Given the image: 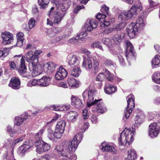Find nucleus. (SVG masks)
<instances>
[{
  "label": "nucleus",
  "mask_w": 160,
  "mask_h": 160,
  "mask_svg": "<svg viewBox=\"0 0 160 160\" xmlns=\"http://www.w3.org/2000/svg\"><path fill=\"white\" fill-rule=\"evenodd\" d=\"M50 79L49 77L43 76L39 79V86L40 87H47L50 84Z\"/></svg>",
  "instance_id": "26"
},
{
  "label": "nucleus",
  "mask_w": 160,
  "mask_h": 160,
  "mask_svg": "<svg viewBox=\"0 0 160 160\" xmlns=\"http://www.w3.org/2000/svg\"><path fill=\"white\" fill-rule=\"evenodd\" d=\"M30 118V117L28 115V113L25 112L24 115H22L15 118V123L17 126L20 125L23 123L24 120Z\"/></svg>",
  "instance_id": "20"
},
{
  "label": "nucleus",
  "mask_w": 160,
  "mask_h": 160,
  "mask_svg": "<svg viewBox=\"0 0 160 160\" xmlns=\"http://www.w3.org/2000/svg\"><path fill=\"white\" fill-rule=\"evenodd\" d=\"M55 150H57L59 154H62V151H64V149L63 148L62 146H57L55 148Z\"/></svg>",
  "instance_id": "57"
},
{
  "label": "nucleus",
  "mask_w": 160,
  "mask_h": 160,
  "mask_svg": "<svg viewBox=\"0 0 160 160\" xmlns=\"http://www.w3.org/2000/svg\"><path fill=\"white\" fill-rule=\"evenodd\" d=\"M23 137H21L19 138L16 139L14 141H12L10 140H7L6 141L5 143L6 145H5V147H11L12 148L14 145L16 143H18L23 141Z\"/></svg>",
  "instance_id": "30"
},
{
  "label": "nucleus",
  "mask_w": 160,
  "mask_h": 160,
  "mask_svg": "<svg viewBox=\"0 0 160 160\" xmlns=\"http://www.w3.org/2000/svg\"><path fill=\"white\" fill-rule=\"evenodd\" d=\"M149 135L152 138L156 137L160 131V122H154L149 126Z\"/></svg>",
  "instance_id": "8"
},
{
  "label": "nucleus",
  "mask_w": 160,
  "mask_h": 160,
  "mask_svg": "<svg viewBox=\"0 0 160 160\" xmlns=\"http://www.w3.org/2000/svg\"><path fill=\"white\" fill-rule=\"evenodd\" d=\"M2 43L4 45L10 44L13 40V35L11 33L6 32L2 33Z\"/></svg>",
  "instance_id": "11"
},
{
  "label": "nucleus",
  "mask_w": 160,
  "mask_h": 160,
  "mask_svg": "<svg viewBox=\"0 0 160 160\" xmlns=\"http://www.w3.org/2000/svg\"><path fill=\"white\" fill-rule=\"evenodd\" d=\"M7 131L10 133L11 137H13V134L15 133L14 132L12 131L11 127L10 126H8L7 127Z\"/></svg>",
  "instance_id": "62"
},
{
  "label": "nucleus",
  "mask_w": 160,
  "mask_h": 160,
  "mask_svg": "<svg viewBox=\"0 0 160 160\" xmlns=\"http://www.w3.org/2000/svg\"><path fill=\"white\" fill-rule=\"evenodd\" d=\"M131 18V14L128 11L120 13L118 16V19L121 20H128Z\"/></svg>",
  "instance_id": "32"
},
{
  "label": "nucleus",
  "mask_w": 160,
  "mask_h": 160,
  "mask_svg": "<svg viewBox=\"0 0 160 160\" xmlns=\"http://www.w3.org/2000/svg\"><path fill=\"white\" fill-rule=\"evenodd\" d=\"M104 64L107 65L111 66L113 65V62L110 59H106L105 61Z\"/></svg>",
  "instance_id": "63"
},
{
  "label": "nucleus",
  "mask_w": 160,
  "mask_h": 160,
  "mask_svg": "<svg viewBox=\"0 0 160 160\" xmlns=\"http://www.w3.org/2000/svg\"><path fill=\"white\" fill-rule=\"evenodd\" d=\"M48 137L50 140H54V133L53 130L51 128H48Z\"/></svg>",
  "instance_id": "48"
},
{
  "label": "nucleus",
  "mask_w": 160,
  "mask_h": 160,
  "mask_svg": "<svg viewBox=\"0 0 160 160\" xmlns=\"http://www.w3.org/2000/svg\"><path fill=\"white\" fill-rule=\"evenodd\" d=\"M127 34L130 38H134L136 32L140 31L139 28L135 25V23L132 22L126 28Z\"/></svg>",
  "instance_id": "9"
},
{
  "label": "nucleus",
  "mask_w": 160,
  "mask_h": 160,
  "mask_svg": "<svg viewBox=\"0 0 160 160\" xmlns=\"http://www.w3.org/2000/svg\"><path fill=\"white\" fill-rule=\"evenodd\" d=\"M50 0H38V5L41 9H45L47 8Z\"/></svg>",
  "instance_id": "42"
},
{
  "label": "nucleus",
  "mask_w": 160,
  "mask_h": 160,
  "mask_svg": "<svg viewBox=\"0 0 160 160\" xmlns=\"http://www.w3.org/2000/svg\"><path fill=\"white\" fill-rule=\"evenodd\" d=\"M71 5L70 0H63V2L62 4L59 5V6L57 8V9L59 10V11H61V13H65V15L67 13V10L69 8Z\"/></svg>",
  "instance_id": "15"
},
{
  "label": "nucleus",
  "mask_w": 160,
  "mask_h": 160,
  "mask_svg": "<svg viewBox=\"0 0 160 160\" xmlns=\"http://www.w3.org/2000/svg\"><path fill=\"white\" fill-rule=\"evenodd\" d=\"M68 82L69 85L72 87H77L78 86V82L73 78H68Z\"/></svg>",
  "instance_id": "41"
},
{
  "label": "nucleus",
  "mask_w": 160,
  "mask_h": 160,
  "mask_svg": "<svg viewBox=\"0 0 160 160\" xmlns=\"http://www.w3.org/2000/svg\"><path fill=\"white\" fill-rule=\"evenodd\" d=\"M32 146L31 142H26L23 144L20 147V150H21V152L23 153L26 151Z\"/></svg>",
  "instance_id": "33"
},
{
  "label": "nucleus",
  "mask_w": 160,
  "mask_h": 160,
  "mask_svg": "<svg viewBox=\"0 0 160 160\" xmlns=\"http://www.w3.org/2000/svg\"><path fill=\"white\" fill-rule=\"evenodd\" d=\"M9 49L8 48H4L3 50H0V57H6L8 54Z\"/></svg>",
  "instance_id": "50"
},
{
  "label": "nucleus",
  "mask_w": 160,
  "mask_h": 160,
  "mask_svg": "<svg viewBox=\"0 0 160 160\" xmlns=\"http://www.w3.org/2000/svg\"><path fill=\"white\" fill-rule=\"evenodd\" d=\"M43 147V152H46L50 149V146L48 143L44 142V144Z\"/></svg>",
  "instance_id": "60"
},
{
  "label": "nucleus",
  "mask_w": 160,
  "mask_h": 160,
  "mask_svg": "<svg viewBox=\"0 0 160 160\" xmlns=\"http://www.w3.org/2000/svg\"><path fill=\"white\" fill-rule=\"evenodd\" d=\"M78 116L77 112L72 111L68 112L67 114V118L69 122H73L75 121Z\"/></svg>",
  "instance_id": "28"
},
{
  "label": "nucleus",
  "mask_w": 160,
  "mask_h": 160,
  "mask_svg": "<svg viewBox=\"0 0 160 160\" xmlns=\"http://www.w3.org/2000/svg\"><path fill=\"white\" fill-rule=\"evenodd\" d=\"M82 138V133H77L75 136L68 145V149L69 151L74 152L77 148L78 145L81 141Z\"/></svg>",
  "instance_id": "7"
},
{
  "label": "nucleus",
  "mask_w": 160,
  "mask_h": 160,
  "mask_svg": "<svg viewBox=\"0 0 160 160\" xmlns=\"http://www.w3.org/2000/svg\"><path fill=\"white\" fill-rule=\"evenodd\" d=\"M81 72L80 68L78 67L72 68L70 71L71 75L76 77H78Z\"/></svg>",
  "instance_id": "45"
},
{
  "label": "nucleus",
  "mask_w": 160,
  "mask_h": 160,
  "mask_svg": "<svg viewBox=\"0 0 160 160\" xmlns=\"http://www.w3.org/2000/svg\"><path fill=\"white\" fill-rule=\"evenodd\" d=\"M44 142L42 140H37L34 142V145L36 147V151L38 153L43 152V147Z\"/></svg>",
  "instance_id": "21"
},
{
  "label": "nucleus",
  "mask_w": 160,
  "mask_h": 160,
  "mask_svg": "<svg viewBox=\"0 0 160 160\" xmlns=\"http://www.w3.org/2000/svg\"><path fill=\"white\" fill-rule=\"evenodd\" d=\"M117 88L116 86L109 84H106L104 87V91L108 94H111L115 92Z\"/></svg>",
  "instance_id": "31"
},
{
  "label": "nucleus",
  "mask_w": 160,
  "mask_h": 160,
  "mask_svg": "<svg viewBox=\"0 0 160 160\" xmlns=\"http://www.w3.org/2000/svg\"><path fill=\"white\" fill-rule=\"evenodd\" d=\"M9 86L14 89H19L20 87V82L19 79L17 77H12L10 81Z\"/></svg>",
  "instance_id": "18"
},
{
  "label": "nucleus",
  "mask_w": 160,
  "mask_h": 160,
  "mask_svg": "<svg viewBox=\"0 0 160 160\" xmlns=\"http://www.w3.org/2000/svg\"><path fill=\"white\" fill-rule=\"evenodd\" d=\"M35 22L36 21L33 18H31L29 20L28 24L29 28L30 29H32L34 26Z\"/></svg>",
  "instance_id": "52"
},
{
  "label": "nucleus",
  "mask_w": 160,
  "mask_h": 160,
  "mask_svg": "<svg viewBox=\"0 0 160 160\" xmlns=\"http://www.w3.org/2000/svg\"><path fill=\"white\" fill-rule=\"evenodd\" d=\"M96 92L94 89H91L89 90L86 89L82 93V96L85 102H87L88 107H90L98 102L99 100L95 99L94 97L96 95Z\"/></svg>",
  "instance_id": "3"
},
{
  "label": "nucleus",
  "mask_w": 160,
  "mask_h": 160,
  "mask_svg": "<svg viewBox=\"0 0 160 160\" xmlns=\"http://www.w3.org/2000/svg\"><path fill=\"white\" fill-rule=\"evenodd\" d=\"M127 48L126 52V56L128 62L132 60H135L136 53L134 51L133 46L131 43L127 40L125 41Z\"/></svg>",
  "instance_id": "6"
},
{
  "label": "nucleus",
  "mask_w": 160,
  "mask_h": 160,
  "mask_svg": "<svg viewBox=\"0 0 160 160\" xmlns=\"http://www.w3.org/2000/svg\"><path fill=\"white\" fill-rule=\"evenodd\" d=\"M133 132L131 129H125L120 134L118 139L119 143L122 145H126L127 142L130 145L133 140Z\"/></svg>",
  "instance_id": "2"
},
{
  "label": "nucleus",
  "mask_w": 160,
  "mask_h": 160,
  "mask_svg": "<svg viewBox=\"0 0 160 160\" xmlns=\"http://www.w3.org/2000/svg\"><path fill=\"white\" fill-rule=\"evenodd\" d=\"M84 8L83 5H78L76 6L74 8V12L75 13H77L81 9Z\"/></svg>",
  "instance_id": "58"
},
{
  "label": "nucleus",
  "mask_w": 160,
  "mask_h": 160,
  "mask_svg": "<svg viewBox=\"0 0 160 160\" xmlns=\"http://www.w3.org/2000/svg\"><path fill=\"white\" fill-rule=\"evenodd\" d=\"M66 124V123L64 120H61L58 122L55 129L64 132Z\"/></svg>",
  "instance_id": "35"
},
{
  "label": "nucleus",
  "mask_w": 160,
  "mask_h": 160,
  "mask_svg": "<svg viewBox=\"0 0 160 160\" xmlns=\"http://www.w3.org/2000/svg\"><path fill=\"white\" fill-rule=\"evenodd\" d=\"M68 72L66 70L62 67H60L55 75V78L57 80H61L65 78Z\"/></svg>",
  "instance_id": "16"
},
{
  "label": "nucleus",
  "mask_w": 160,
  "mask_h": 160,
  "mask_svg": "<svg viewBox=\"0 0 160 160\" xmlns=\"http://www.w3.org/2000/svg\"><path fill=\"white\" fill-rule=\"evenodd\" d=\"M109 9L108 7H107L105 5H104L102 6L101 9V11L102 12H105L108 15Z\"/></svg>",
  "instance_id": "54"
},
{
  "label": "nucleus",
  "mask_w": 160,
  "mask_h": 160,
  "mask_svg": "<svg viewBox=\"0 0 160 160\" xmlns=\"http://www.w3.org/2000/svg\"><path fill=\"white\" fill-rule=\"evenodd\" d=\"M128 159H135L137 158V154L133 149H131L128 152Z\"/></svg>",
  "instance_id": "44"
},
{
  "label": "nucleus",
  "mask_w": 160,
  "mask_h": 160,
  "mask_svg": "<svg viewBox=\"0 0 160 160\" xmlns=\"http://www.w3.org/2000/svg\"><path fill=\"white\" fill-rule=\"evenodd\" d=\"M55 15L54 22L55 23H58L60 22L63 18L65 15V13H62L61 11H59V10L56 9L54 12Z\"/></svg>",
  "instance_id": "22"
},
{
  "label": "nucleus",
  "mask_w": 160,
  "mask_h": 160,
  "mask_svg": "<svg viewBox=\"0 0 160 160\" xmlns=\"http://www.w3.org/2000/svg\"><path fill=\"white\" fill-rule=\"evenodd\" d=\"M100 42L98 41L93 43L91 45V47L93 48H97L102 51H103L102 47L100 45Z\"/></svg>",
  "instance_id": "51"
},
{
  "label": "nucleus",
  "mask_w": 160,
  "mask_h": 160,
  "mask_svg": "<svg viewBox=\"0 0 160 160\" xmlns=\"http://www.w3.org/2000/svg\"><path fill=\"white\" fill-rule=\"evenodd\" d=\"M102 42L108 46H111V40L108 38H103L102 40Z\"/></svg>",
  "instance_id": "53"
},
{
  "label": "nucleus",
  "mask_w": 160,
  "mask_h": 160,
  "mask_svg": "<svg viewBox=\"0 0 160 160\" xmlns=\"http://www.w3.org/2000/svg\"><path fill=\"white\" fill-rule=\"evenodd\" d=\"M145 14H146V12L141 13L140 16L137 19L135 23V25L137 26V28H139L140 30H141L146 24V16H144Z\"/></svg>",
  "instance_id": "12"
},
{
  "label": "nucleus",
  "mask_w": 160,
  "mask_h": 160,
  "mask_svg": "<svg viewBox=\"0 0 160 160\" xmlns=\"http://www.w3.org/2000/svg\"><path fill=\"white\" fill-rule=\"evenodd\" d=\"M142 9V7L140 4L135 5L132 6L129 10H128V11L130 12L132 17L133 15L136 14L137 12H140Z\"/></svg>",
  "instance_id": "25"
},
{
  "label": "nucleus",
  "mask_w": 160,
  "mask_h": 160,
  "mask_svg": "<svg viewBox=\"0 0 160 160\" xmlns=\"http://www.w3.org/2000/svg\"><path fill=\"white\" fill-rule=\"evenodd\" d=\"M68 62L71 66H75L78 64V59L76 56L69 55L68 56Z\"/></svg>",
  "instance_id": "29"
},
{
  "label": "nucleus",
  "mask_w": 160,
  "mask_h": 160,
  "mask_svg": "<svg viewBox=\"0 0 160 160\" xmlns=\"http://www.w3.org/2000/svg\"><path fill=\"white\" fill-rule=\"evenodd\" d=\"M152 80L157 84L160 83V72H154L152 75Z\"/></svg>",
  "instance_id": "39"
},
{
  "label": "nucleus",
  "mask_w": 160,
  "mask_h": 160,
  "mask_svg": "<svg viewBox=\"0 0 160 160\" xmlns=\"http://www.w3.org/2000/svg\"><path fill=\"white\" fill-rule=\"evenodd\" d=\"M72 105L76 108H79L83 106L81 100L78 98L72 96L71 98Z\"/></svg>",
  "instance_id": "24"
},
{
  "label": "nucleus",
  "mask_w": 160,
  "mask_h": 160,
  "mask_svg": "<svg viewBox=\"0 0 160 160\" xmlns=\"http://www.w3.org/2000/svg\"><path fill=\"white\" fill-rule=\"evenodd\" d=\"M88 111L87 109H84L82 110V115L84 119H87L88 117Z\"/></svg>",
  "instance_id": "59"
},
{
  "label": "nucleus",
  "mask_w": 160,
  "mask_h": 160,
  "mask_svg": "<svg viewBox=\"0 0 160 160\" xmlns=\"http://www.w3.org/2000/svg\"><path fill=\"white\" fill-rule=\"evenodd\" d=\"M89 124L88 122H85L81 128V131L82 132H84L85 130L88 128L89 127Z\"/></svg>",
  "instance_id": "61"
},
{
  "label": "nucleus",
  "mask_w": 160,
  "mask_h": 160,
  "mask_svg": "<svg viewBox=\"0 0 160 160\" xmlns=\"http://www.w3.org/2000/svg\"><path fill=\"white\" fill-rule=\"evenodd\" d=\"M100 26L101 27H105L108 26L110 24V22L109 21H106V19H104L103 21H102L100 22Z\"/></svg>",
  "instance_id": "56"
},
{
  "label": "nucleus",
  "mask_w": 160,
  "mask_h": 160,
  "mask_svg": "<svg viewBox=\"0 0 160 160\" xmlns=\"http://www.w3.org/2000/svg\"><path fill=\"white\" fill-rule=\"evenodd\" d=\"M102 150L103 151L109 152H115V149L114 147L107 144L106 142H103L102 144Z\"/></svg>",
  "instance_id": "27"
},
{
  "label": "nucleus",
  "mask_w": 160,
  "mask_h": 160,
  "mask_svg": "<svg viewBox=\"0 0 160 160\" xmlns=\"http://www.w3.org/2000/svg\"><path fill=\"white\" fill-rule=\"evenodd\" d=\"M93 69H92V73L96 74L98 72L99 66V62L96 58L93 59Z\"/></svg>",
  "instance_id": "43"
},
{
  "label": "nucleus",
  "mask_w": 160,
  "mask_h": 160,
  "mask_svg": "<svg viewBox=\"0 0 160 160\" xmlns=\"http://www.w3.org/2000/svg\"><path fill=\"white\" fill-rule=\"evenodd\" d=\"M28 67L29 70L32 71V74L33 77H35L40 75L42 72V67L40 65L29 63Z\"/></svg>",
  "instance_id": "10"
},
{
  "label": "nucleus",
  "mask_w": 160,
  "mask_h": 160,
  "mask_svg": "<svg viewBox=\"0 0 160 160\" xmlns=\"http://www.w3.org/2000/svg\"><path fill=\"white\" fill-rule=\"evenodd\" d=\"M73 152L69 151L68 148H66L64 149V151H62V156L71 160H76L77 159V156L76 154L73 153Z\"/></svg>",
  "instance_id": "19"
},
{
  "label": "nucleus",
  "mask_w": 160,
  "mask_h": 160,
  "mask_svg": "<svg viewBox=\"0 0 160 160\" xmlns=\"http://www.w3.org/2000/svg\"><path fill=\"white\" fill-rule=\"evenodd\" d=\"M152 68L160 66V56L157 55L155 56L152 60Z\"/></svg>",
  "instance_id": "37"
},
{
  "label": "nucleus",
  "mask_w": 160,
  "mask_h": 160,
  "mask_svg": "<svg viewBox=\"0 0 160 160\" xmlns=\"http://www.w3.org/2000/svg\"><path fill=\"white\" fill-rule=\"evenodd\" d=\"M97 100H99V101L95 103V104H96L97 106L95 108H92V111L94 112H97L101 113L105 112L107 111V109L104 106L103 103L101 102H100L102 100V99H97Z\"/></svg>",
  "instance_id": "14"
},
{
  "label": "nucleus",
  "mask_w": 160,
  "mask_h": 160,
  "mask_svg": "<svg viewBox=\"0 0 160 160\" xmlns=\"http://www.w3.org/2000/svg\"><path fill=\"white\" fill-rule=\"evenodd\" d=\"M23 34L21 32H18L17 34V42L16 45L18 46H21L22 45L23 41Z\"/></svg>",
  "instance_id": "40"
},
{
  "label": "nucleus",
  "mask_w": 160,
  "mask_h": 160,
  "mask_svg": "<svg viewBox=\"0 0 160 160\" xmlns=\"http://www.w3.org/2000/svg\"><path fill=\"white\" fill-rule=\"evenodd\" d=\"M106 78L108 81H111L113 78L111 75L110 72L107 70L105 69L104 73H100L96 77V80L98 81L102 82Z\"/></svg>",
  "instance_id": "13"
},
{
  "label": "nucleus",
  "mask_w": 160,
  "mask_h": 160,
  "mask_svg": "<svg viewBox=\"0 0 160 160\" xmlns=\"http://www.w3.org/2000/svg\"><path fill=\"white\" fill-rule=\"evenodd\" d=\"M25 58L26 61L30 63L37 64L38 62V59L35 57L32 51H30L26 53L24 56H22L21 59L20 66L18 69V72L24 77H27L29 75L28 72H26V67L25 65Z\"/></svg>",
  "instance_id": "1"
},
{
  "label": "nucleus",
  "mask_w": 160,
  "mask_h": 160,
  "mask_svg": "<svg viewBox=\"0 0 160 160\" xmlns=\"http://www.w3.org/2000/svg\"><path fill=\"white\" fill-rule=\"evenodd\" d=\"M98 24V22L94 19H88L87 20L85 25V32H82L76 36V38H78L77 41L79 40L82 39L83 37H86L87 35V33L86 32L92 31L93 29L96 28Z\"/></svg>",
  "instance_id": "4"
},
{
  "label": "nucleus",
  "mask_w": 160,
  "mask_h": 160,
  "mask_svg": "<svg viewBox=\"0 0 160 160\" xmlns=\"http://www.w3.org/2000/svg\"><path fill=\"white\" fill-rule=\"evenodd\" d=\"M63 133L64 132L55 129L54 132V138L58 139L60 138Z\"/></svg>",
  "instance_id": "46"
},
{
  "label": "nucleus",
  "mask_w": 160,
  "mask_h": 160,
  "mask_svg": "<svg viewBox=\"0 0 160 160\" xmlns=\"http://www.w3.org/2000/svg\"><path fill=\"white\" fill-rule=\"evenodd\" d=\"M131 97L132 95H130L127 97L128 98L127 100V106L124 110V114L123 118L124 121L129 117L131 113L132 112V110L135 107L134 100Z\"/></svg>",
  "instance_id": "5"
},
{
  "label": "nucleus",
  "mask_w": 160,
  "mask_h": 160,
  "mask_svg": "<svg viewBox=\"0 0 160 160\" xmlns=\"http://www.w3.org/2000/svg\"><path fill=\"white\" fill-rule=\"evenodd\" d=\"M114 30V29H113L112 28H107L105 29L102 32L104 34H108L109 33H111L112 32H113V30Z\"/></svg>",
  "instance_id": "64"
},
{
  "label": "nucleus",
  "mask_w": 160,
  "mask_h": 160,
  "mask_svg": "<svg viewBox=\"0 0 160 160\" xmlns=\"http://www.w3.org/2000/svg\"><path fill=\"white\" fill-rule=\"evenodd\" d=\"M47 33L48 36L51 38L53 37L55 35V34L52 30V28L48 29L47 31Z\"/></svg>",
  "instance_id": "55"
},
{
  "label": "nucleus",
  "mask_w": 160,
  "mask_h": 160,
  "mask_svg": "<svg viewBox=\"0 0 160 160\" xmlns=\"http://www.w3.org/2000/svg\"><path fill=\"white\" fill-rule=\"evenodd\" d=\"M82 66L86 69L88 71L93 69L92 67V63L91 60L89 57L85 58L82 63Z\"/></svg>",
  "instance_id": "23"
},
{
  "label": "nucleus",
  "mask_w": 160,
  "mask_h": 160,
  "mask_svg": "<svg viewBox=\"0 0 160 160\" xmlns=\"http://www.w3.org/2000/svg\"><path fill=\"white\" fill-rule=\"evenodd\" d=\"M70 105L69 104L65 105L62 106H56L53 105L52 106V108L53 110L56 111L67 110L69 109L70 108Z\"/></svg>",
  "instance_id": "38"
},
{
  "label": "nucleus",
  "mask_w": 160,
  "mask_h": 160,
  "mask_svg": "<svg viewBox=\"0 0 160 160\" xmlns=\"http://www.w3.org/2000/svg\"><path fill=\"white\" fill-rule=\"evenodd\" d=\"M145 116L143 114L137 115L135 119V126L138 127L142 123L144 120Z\"/></svg>",
  "instance_id": "34"
},
{
  "label": "nucleus",
  "mask_w": 160,
  "mask_h": 160,
  "mask_svg": "<svg viewBox=\"0 0 160 160\" xmlns=\"http://www.w3.org/2000/svg\"><path fill=\"white\" fill-rule=\"evenodd\" d=\"M44 131V129L42 128L36 135L35 138L37 140H42V136Z\"/></svg>",
  "instance_id": "47"
},
{
  "label": "nucleus",
  "mask_w": 160,
  "mask_h": 160,
  "mask_svg": "<svg viewBox=\"0 0 160 160\" xmlns=\"http://www.w3.org/2000/svg\"><path fill=\"white\" fill-rule=\"evenodd\" d=\"M106 16L105 14H103L102 13H99L96 16V18L99 21H101L102 22V21H103L104 20Z\"/></svg>",
  "instance_id": "49"
},
{
  "label": "nucleus",
  "mask_w": 160,
  "mask_h": 160,
  "mask_svg": "<svg viewBox=\"0 0 160 160\" xmlns=\"http://www.w3.org/2000/svg\"><path fill=\"white\" fill-rule=\"evenodd\" d=\"M45 67L47 68V72L51 73L53 72L56 67V64L52 62H48L45 65Z\"/></svg>",
  "instance_id": "36"
},
{
  "label": "nucleus",
  "mask_w": 160,
  "mask_h": 160,
  "mask_svg": "<svg viewBox=\"0 0 160 160\" xmlns=\"http://www.w3.org/2000/svg\"><path fill=\"white\" fill-rule=\"evenodd\" d=\"M124 37V34H114L111 40V46H115L116 44H119Z\"/></svg>",
  "instance_id": "17"
}]
</instances>
